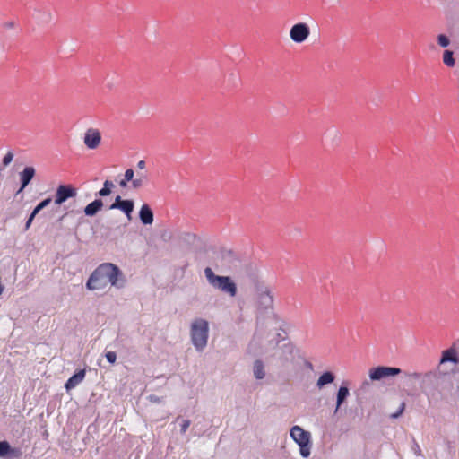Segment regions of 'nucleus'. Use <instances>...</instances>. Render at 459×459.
Wrapping results in <instances>:
<instances>
[{"label": "nucleus", "instance_id": "f257e3e1", "mask_svg": "<svg viewBox=\"0 0 459 459\" xmlns=\"http://www.w3.org/2000/svg\"><path fill=\"white\" fill-rule=\"evenodd\" d=\"M121 272L112 264H100L90 276L86 286L89 290H103L108 285L119 286L118 279Z\"/></svg>", "mask_w": 459, "mask_h": 459}, {"label": "nucleus", "instance_id": "f03ea898", "mask_svg": "<svg viewBox=\"0 0 459 459\" xmlns=\"http://www.w3.org/2000/svg\"><path fill=\"white\" fill-rule=\"evenodd\" d=\"M204 275L208 283L214 289L228 294L233 298L238 293V288L234 281L230 276L216 275L212 268L206 267L204 269Z\"/></svg>", "mask_w": 459, "mask_h": 459}, {"label": "nucleus", "instance_id": "7ed1b4c3", "mask_svg": "<svg viewBox=\"0 0 459 459\" xmlns=\"http://www.w3.org/2000/svg\"><path fill=\"white\" fill-rule=\"evenodd\" d=\"M209 325L204 319H195L191 325V339L197 350H203L208 340Z\"/></svg>", "mask_w": 459, "mask_h": 459}, {"label": "nucleus", "instance_id": "20e7f679", "mask_svg": "<svg viewBox=\"0 0 459 459\" xmlns=\"http://www.w3.org/2000/svg\"><path fill=\"white\" fill-rule=\"evenodd\" d=\"M290 435L299 445L301 456L307 458L311 453V434L299 426H294L291 428Z\"/></svg>", "mask_w": 459, "mask_h": 459}, {"label": "nucleus", "instance_id": "39448f33", "mask_svg": "<svg viewBox=\"0 0 459 459\" xmlns=\"http://www.w3.org/2000/svg\"><path fill=\"white\" fill-rule=\"evenodd\" d=\"M402 370L399 368L378 366L369 369L368 377L372 381H379L389 377L399 375Z\"/></svg>", "mask_w": 459, "mask_h": 459}, {"label": "nucleus", "instance_id": "423d86ee", "mask_svg": "<svg viewBox=\"0 0 459 459\" xmlns=\"http://www.w3.org/2000/svg\"><path fill=\"white\" fill-rule=\"evenodd\" d=\"M309 35L310 28L306 22L295 23L290 30V38L297 44L305 42Z\"/></svg>", "mask_w": 459, "mask_h": 459}, {"label": "nucleus", "instance_id": "0eeeda50", "mask_svg": "<svg viewBox=\"0 0 459 459\" xmlns=\"http://www.w3.org/2000/svg\"><path fill=\"white\" fill-rule=\"evenodd\" d=\"M77 190L72 185H60L57 186L55 194V204H62L67 199L75 197Z\"/></svg>", "mask_w": 459, "mask_h": 459}, {"label": "nucleus", "instance_id": "6e6552de", "mask_svg": "<svg viewBox=\"0 0 459 459\" xmlns=\"http://www.w3.org/2000/svg\"><path fill=\"white\" fill-rule=\"evenodd\" d=\"M256 292L257 303L263 307L266 308L273 304V296L268 286L264 284L257 285Z\"/></svg>", "mask_w": 459, "mask_h": 459}, {"label": "nucleus", "instance_id": "1a4fd4ad", "mask_svg": "<svg viewBox=\"0 0 459 459\" xmlns=\"http://www.w3.org/2000/svg\"><path fill=\"white\" fill-rule=\"evenodd\" d=\"M101 142V134L99 129L89 128L83 137V143L88 149L94 150L99 147Z\"/></svg>", "mask_w": 459, "mask_h": 459}, {"label": "nucleus", "instance_id": "9d476101", "mask_svg": "<svg viewBox=\"0 0 459 459\" xmlns=\"http://www.w3.org/2000/svg\"><path fill=\"white\" fill-rule=\"evenodd\" d=\"M134 204L133 200H123L121 196L117 195L115 198V202L109 206L110 210H120L122 212L126 214V216L130 220L131 213L134 211Z\"/></svg>", "mask_w": 459, "mask_h": 459}, {"label": "nucleus", "instance_id": "9b49d317", "mask_svg": "<svg viewBox=\"0 0 459 459\" xmlns=\"http://www.w3.org/2000/svg\"><path fill=\"white\" fill-rule=\"evenodd\" d=\"M36 170L33 167L28 166L20 172L21 187L17 191V194L22 192V190L30 184L31 179L34 178Z\"/></svg>", "mask_w": 459, "mask_h": 459}, {"label": "nucleus", "instance_id": "f8f14e48", "mask_svg": "<svg viewBox=\"0 0 459 459\" xmlns=\"http://www.w3.org/2000/svg\"><path fill=\"white\" fill-rule=\"evenodd\" d=\"M22 455L21 451L17 448H12L7 441L0 440V457L12 455L13 457H19Z\"/></svg>", "mask_w": 459, "mask_h": 459}, {"label": "nucleus", "instance_id": "ddd939ff", "mask_svg": "<svg viewBox=\"0 0 459 459\" xmlns=\"http://www.w3.org/2000/svg\"><path fill=\"white\" fill-rule=\"evenodd\" d=\"M139 218L144 225H150L153 222V212L148 204L142 205L139 212Z\"/></svg>", "mask_w": 459, "mask_h": 459}, {"label": "nucleus", "instance_id": "4468645a", "mask_svg": "<svg viewBox=\"0 0 459 459\" xmlns=\"http://www.w3.org/2000/svg\"><path fill=\"white\" fill-rule=\"evenodd\" d=\"M85 377V370L82 369L72 376L65 383V387L66 390L74 388L79 385Z\"/></svg>", "mask_w": 459, "mask_h": 459}, {"label": "nucleus", "instance_id": "2eb2a0df", "mask_svg": "<svg viewBox=\"0 0 459 459\" xmlns=\"http://www.w3.org/2000/svg\"><path fill=\"white\" fill-rule=\"evenodd\" d=\"M103 207V202L100 199H95L93 202L90 203L84 208V213L87 216H94L98 212H100Z\"/></svg>", "mask_w": 459, "mask_h": 459}, {"label": "nucleus", "instance_id": "dca6fc26", "mask_svg": "<svg viewBox=\"0 0 459 459\" xmlns=\"http://www.w3.org/2000/svg\"><path fill=\"white\" fill-rule=\"evenodd\" d=\"M350 395V392L347 386H341L337 392L336 396V407L334 412L336 413L347 397Z\"/></svg>", "mask_w": 459, "mask_h": 459}, {"label": "nucleus", "instance_id": "f3484780", "mask_svg": "<svg viewBox=\"0 0 459 459\" xmlns=\"http://www.w3.org/2000/svg\"><path fill=\"white\" fill-rule=\"evenodd\" d=\"M334 378H335V377L332 372H330V371L324 372L317 379L316 386L319 389H321L325 385H326L328 384H332L334 381Z\"/></svg>", "mask_w": 459, "mask_h": 459}, {"label": "nucleus", "instance_id": "a211bd4d", "mask_svg": "<svg viewBox=\"0 0 459 459\" xmlns=\"http://www.w3.org/2000/svg\"><path fill=\"white\" fill-rule=\"evenodd\" d=\"M148 182V177L145 173H138L137 177L132 181V187L134 189H139L143 187Z\"/></svg>", "mask_w": 459, "mask_h": 459}, {"label": "nucleus", "instance_id": "6ab92c4d", "mask_svg": "<svg viewBox=\"0 0 459 459\" xmlns=\"http://www.w3.org/2000/svg\"><path fill=\"white\" fill-rule=\"evenodd\" d=\"M253 371L255 378L263 379L264 377L265 372L264 363L262 362V360L257 359L255 361Z\"/></svg>", "mask_w": 459, "mask_h": 459}, {"label": "nucleus", "instance_id": "aec40b11", "mask_svg": "<svg viewBox=\"0 0 459 459\" xmlns=\"http://www.w3.org/2000/svg\"><path fill=\"white\" fill-rule=\"evenodd\" d=\"M447 361H453L456 362V352L454 349H448L443 351L442 357H441V363H445Z\"/></svg>", "mask_w": 459, "mask_h": 459}, {"label": "nucleus", "instance_id": "412c9836", "mask_svg": "<svg viewBox=\"0 0 459 459\" xmlns=\"http://www.w3.org/2000/svg\"><path fill=\"white\" fill-rule=\"evenodd\" d=\"M443 62L448 67L455 66V61L453 56V52L451 50H445L443 54Z\"/></svg>", "mask_w": 459, "mask_h": 459}, {"label": "nucleus", "instance_id": "4be33fe9", "mask_svg": "<svg viewBox=\"0 0 459 459\" xmlns=\"http://www.w3.org/2000/svg\"><path fill=\"white\" fill-rule=\"evenodd\" d=\"M51 198L48 197V198H46L44 199L43 201H41L35 208L34 210L32 211V213L34 215H37L42 209H44L45 207H47L50 203H51Z\"/></svg>", "mask_w": 459, "mask_h": 459}, {"label": "nucleus", "instance_id": "5701e85b", "mask_svg": "<svg viewBox=\"0 0 459 459\" xmlns=\"http://www.w3.org/2000/svg\"><path fill=\"white\" fill-rule=\"evenodd\" d=\"M437 43L440 47L446 48L449 45L450 40L446 35L440 34L437 36Z\"/></svg>", "mask_w": 459, "mask_h": 459}, {"label": "nucleus", "instance_id": "b1692460", "mask_svg": "<svg viewBox=\"0 0 459 459\" xmlns=\"http://www.w3.org/2000/svg\"><path fill=\"white\" fill-rule=\"evenodd\" d=\"M105 357L107 360L111 364H114L117 360V354L115 351H107Z\"/></svg>", "mask_w": 459, "mask_h": 459}, {"label": "nucleus", "instance_id": "393cba45", "mask_svg": "<svg viewBox=\"0 0 459 459\" xmlns=\"http://www.w3.org/2000/svg\"><path fill=\"white\" fill-rule=\"evenodd\" d=\"M13 159V154L12 152H8L4 157L3 158L4 166H8Z\"/></svg>", "mask_w": 459, "mask_h": 459}, {"label": "nucleus", "instance_id": "a878e982", "mask_svg": "<svg viewBox=\"0 0 459 459\" xmlns=\"http://www.w3.org/2000/svg\"><path fill=\"white\" fill-rule=\"evenodd\" d=\"M134 176V171L132 169H128L125 171L124 178L126 181H133Z\"/></svg>", "mask_w": 459, "mask_h": 459}, {"label": "nucleus", "instance_id": "bb28decb", "mask_svg": "<svg viewBox=\"0 0 459 459\" xmlns=\"http://www.w3.org/2000/svg\"><path fill=\"white\" fill-rule=\"evenodd\" d=\"M111 194L110 189H107L105 187H102L98 193L97 195L100 197L108 196Z\"/></svg>", "mask_w": 459, "mask_h": 459}, {"label": "nucleus", "instance_id": "cd10ccee", "mask_svg": "<svg viewBox=\"0 0 459 459\" xmlns=\"http://www.w3.org/2000/svg\"><path fill=\"white\" fill-rule=\"evenodd\" d=\"M404 409H405V403H403L401 404V406H400L399 411H398L397 412H395V413L392 414V415H391V417H392V418H394V419L398 418L400 415H402V414H403V412Z\"/></svg>", "mask_w": 459, "mask_h": 459}, {"label": "nucleus", "instance_id": "c85d7f7f", "mask_svg": "<svg viewBox=\"0 0 459 459\" xmlns=\"http://www.w3.org/2000/svg\"><path fill=\"white\" fill-rule=\"evenodd\" d=\"M189 426H190V420H184L182 424H181V432L185 433Z\"/></svg>", "mask_w": 459, "mask_h": 459}, {"label": "nucleus", "instance_id": "c756f323", "mask_svg": "<svg viewBox=\"0 0 459 459\" xmlns=\"http://www.w3.org/2000/svg\"><path fill=\"white\" fill-rule=\"evenodd\" d=\"M114 186H115V185L110 180H105L104 183H103V187H105L107 189H110L111 192H112V188Z\"/></svg>", "mask_w": 459, "mask_h": 459}, {"label": "nucleus", "instance_id": "7c9ffc66", "mask_svg": "<svg viewBox=\"0 0 459 459\" xmlns=\"http://www.w3.org/2000/svg\"><path fill=\"white\" fill-rule=\"evenodd\" d=\"M35 216H36V215H34V214L31 212V214L30 215L29 219L27 220L26 224H25V229H26V230H28V229L30 227V225H31V223H32V221H33V219L35 218Z\"/></svg>", "mask_w": 459, "mask_h": 459}, {"label": "nucleus", "instance_id": "2f4dec72", "mask_svg": "<svg viewBox=\"0 0 459 459\" xmlns=\"http://www.w3.org/2000/svg\"><path fill=\"white\" fill-rule=\"evenodd\" d=\"M407 377H410L411 379L416 380V379H419L420 377V374L417 373V372L408 373Z\"/></svg>", "mask_w": 459, "mask_h": 459}, {"label": "nucleus", "instance_id": "473e14b6", "mask_svg": "<svg viewBox=\"0 0 459 459\" xmlns=\"http://www.w3.org/2000/svg\"><path fill=\"white\" fill-rule=\"evenodd\" d=\"M137 168L141 170H143L146 168V163L144 160H140L137 163Z\"/></svg>", "mask_w": 459, "mask_h": 459}, {"label": "nucleus", "instance_id": "72a5a7b5", "mask_svg": "<svg viewBox=\"0 0 459 459\" xmlns=\"http://www.w3.org/2000/svg\"><path fill=\"white\" fill-rule=\"evenodd\" d=\"M15 23L13 22H8L4 24V28L12 29L13 28Z\"/></svg>", "mask_w": 459, "mask_h": 459}, {"label": "nucleus", "instance_id": "f704fd0d", "mask_svg": "<svg viewBox=\"0 0 459 459\" xmlns=\"http://www.w3.org/2000/svg\"><path fill=\"white\" fill-rule=\"evenodd\" d=\"M415 455L420 456L421 455V450L418 444H415V449H414Z\"/></svg>", "mask_w": 459, "mask_h": 459}, {"label": "nucleus", "instance_id": "c9c22d12", "mask_svg": "<svg viewBox=\"0 0 459 459\" xmlns=\"http://www.w3.org/2000/svg\"><path fill=\"white\" fill-rule=\"evenodd\" d=\"M128 182H129V181H126V178H124V179H122V180L119 182V186H120L121 187H126V186H127V183H128Z\"/></svg>", "mask_w": 459, "mask_h": 459}, {"label": "nucleus", "instance_id": "e433bc0d", "mask_svg": "<svg viewBox=\"0 0 459 459\" xmlns=\"http://www.w3.org/2000/svg\"><path fill=\"white\" fill-rule=\"evenodd\" d=\"M4 287L0 284V294L3 292Z\"/></svg>", "mask_w": 459, "mask_h": 459}]
</instances>
